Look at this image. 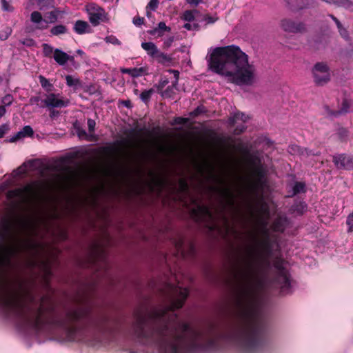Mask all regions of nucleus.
Segmentation results:
<instances>
[{
  "label": "nucleus",
  "instance_id": "nucleus-23",
  "mask_svg": "<svg viewBox=\"0 0 353 353\" xmlns=\"http://www.w3.org/2000/svg\"><path fill=\"white\" fill-rule=\"evenodd\" d=\"M170 28L167 27L165 23L163 21L159 23L158 27L154 28L152 30H150L148 32L151 35L158 34L159 36H161L163 34V31H170Z\"/></svg>",
  "mask_w": 353,
  "mask_h": 353
},
{
  "label": "nucleus",
  "instance_id": "nucleus-22",
  "mask_svg": "<svg viewBox=\"0 0 353 353\" xmlns=\"http://www.w3.org/2000/svg\"><path fill=\"white\" fill-rule=\"evenodd\" d=\"M68 32V28L62 24L56 25L50 30V32L52 36H59L61 34H66Z\"/></svg>",
  "mask_w": 353,
  "mask_h": 353
},
{
  "label": "nucleus",
  "instance_id": "nucleus-62",
  "mask_svg": "<svg viewBox=\"0 0 353 353\" xmlns=\"http://www.w3.org/2000/svg\"><path fill=\"white\" fill-rule=\"evenodd\" d=\"M6 110L3 105H0V119L6 114Z\"/></svg>",
  "mask_w": 353,
  "mask_h": 353
},
{
  "label": "nucleus",
  "instance_id": "nucleus-7",
  "mask_svg": "<svg viewBox=\"0 0 353 353\" xmlns=\"http://www.w3.org/2000/svg\"><path fill=\"white\" fill-rule=\"evenodd\" d=\"M169 288L174 294L169 295V299L172 302L171 306L176 309L181 308L189 295L188 290L179 286L174 287L172 285H169Z\"/></svg>",
  "mask_w": 353,
  "mask_h": 353
},
{
  "label": "nucleus",
  "instance_id": "nucleus-43",
  "mask_svg": "<svg viewBox=\"0 0 353 353\" xmlns=\"http://www.w3.org/2000/svg\"><path fill=\"white\" fill-rule=\"evenodd\" d=\"M340 35L345 40H349V34L346 28H345L341 24V26L337 27Z\"/></svg>",
  "mask_w": 353,
  "mask_h": 353
},
{
  "label": "nucleus",
  "instance_id": "nucleus-45",
  "mask_svg": "<svg viewBox=\"0 0 353 353\" xmlns=\"http://www.w3.org/2000/svg\"><path fill=\"white\" fill-rule=\"evenodd\" d=\"M42 101H43V99H41V98L40 97H39V96L32 97L30 99V103L31 104L36 103L39 107H40L41 105L43 104Z\"/></svg>",
  "mask_w": 353,
  "mask_h": 353
},
{
  "label": "nucleus",
  "instance_id": "nucleus-39",
  "mask_svg": "<svg viewBox=\"0 0 353 353\" xmlns=\"http://www.w3.org/2000/svg\"><path fill=\"white\" fill-rule=\"evenodd\" d=\"M174 89L172 86H168L165 90H162L160 94L163 98H170L174 94Z\"/></svg>",
  "mask_w": 353,
  "mask_h": 353
},
{
  "label": "nucleus",
  "instance_id": "nucleus-17",
  "mask_svg": "<svg viewBox=\"0 0 353 353\" xmlns=\"http://www.w3.org/2000/svg\"><path fill=\"white\" fill-rule=\"evenodd\" d=\"M249 119V117L243 112H237L234 114L233 117L229 118L228 123L230 126H234L239 121L245 123Z\"/></svg>",
  "mask_w": 353,
  "mask_h": 353
},
{
  "label": "nucleus",
  "instance_id": "nucleus-26",
  "mask_svg": "<svg viewBox=\"0 0 353 353\" xmlns=\"http://www.w3.org/2000/svg\"><path fill=\"white\" fill-rule=\"evenodd\" d=\"M66 84L69 87H72L74 89H77L81 86V81L79 79L74 78L71 75H67L65 77Z\"/></svg>",
  "mask_w": 353,
  "mask_h": 353
},
{
  "label": "nucleus",
  "instance_id": "nucleus-31",
  "mask_svg": "<svg viewBox=\"0 0 353 353\" xmlns=\"http://www.w3.org/2000/svg\"><path fill=\"white\" fill-rule=\"evenodd\" d=\"M294 211L299 214H303L307 209V204L303 201H299L292 206Z\"/></svg>",
  "mask_w": 353,
  "mask_h": 353
},
{
  "label": "nucleus",
  "instance_id": "nucleus-11",
  "mask_svg": "<svg viewBox=\"0 0 353 353\" xmlns=\"http://www.w3.org/2000/svg\"><path fill=\"white\" fill-rule=\"evenodd\" d=\"M286 3L292 10H299L312 6L314 0H286Z\"/></svg>",
  "mask_w": 353,
  "mask_h": 353
},
{
  "label": "nucleus",
  "instance_id": "nucleus-16",
  "mask_svg": "<svg viewBox=\"0 0 353 353\" xmlns=\"http://www.w3.org/2000/svg\"><path fill=\"white\" fill-rule=\"evenodd\" d=\"M74 31L79 34L91 32V28L88 22L82 20H77L74 25Z\"/></svg>",
  "mask_w": 353,
  "mask_h": 353
},
{
  "label": "nucleus",
  "instance_id": "nucleus-35",
  "mask_svg": "<svg viewBox=\"0 0 353 353\" xmlns=\"http://www.w3.org/2000/svg\"><path fill=\"white\" fill-rule=\"evenodd\" d=\"M57 14L58 11H51L46 13V17L47 18L46 19L48 20V23H53L57 21Z\"/></svg>",
  "mask_w": 353,
  "mask_h": 353
},
{
  "label": "nucleus",
  "instance_id": "nucleus-54",
  "mask_svg": "<svg viewBox=\"0 0 353 353\" xmlns=\"http://www.w3.org/2000/svg\"><path fill=\"white\" fill-rule=\"evenodd\" d=\"M137 73L139 74V77L148 74V68L146 67L136 68Z\"/></svg>",
  "mask_w": 353,
  "mask_h": 353
},
{
  "label": "nucleus",
  "instance_id": "nucleus-15",
  "mask_svg": "<svg viewBox=\"0 0 353 353\" xmlns=\"http://www.w3.org/2000/svg\"><path fill=\"white\" fill-rule=\"evenodd\" d=\"M34 134V131L31 126L26 125L22 130L19 131L15 135L10 139V142H16L25 137H32Z\"/></svg>",
  "mask_w": 353,
  "mask_h": 353
},
{
  "label": "nucleus",
  "instance_id": "nucleus-57",
  "mask_svg": "<svg viewBox=\"0 0 353 353\" xmlns=\"http://www.w3.org/2000/svg\"><path fill=\"white\" fill-rule=\"evenodd\" d=\"M173 41H174V37H169L168 39H167L164 41L163 44H164L165 47L168 48L171 46Z\"/></svg>",
  "mask_w": 353,
  "mask_h": 353
},
{
  "label": "nucleus",
  "instance_id": "nucleus-32",
  "mask_svg": "<svg viewBox=\"0 0 353 353\" xmlns=\"http://www.w3.org/2000/svg\"><path fill=\"white\" fill-rule=\"evenodd\" d=\"M272 228L276 232H283L285 230V225L283 221L281 219L274 220L272 223Z\"/></svg>",
  "mask_w": 353,
  "mask_h": 353
},
{
  "label": "nucleus",
  "instance_id": "nucleus-64",
  "mask_svg": "<svg viewBox=\"0 0 353 353\" xmlns=\"http://www.w3.org/2000/svg\"><path fill=\"white\" fill-rule=\"evenodd\" d=\"M78 135L79 137H83L86 136V132L84 130H78Z\"/></svg>",
  "mask_w": 353,
  "mask_h": 353
},
{
  "label": "nucleus",
  "instance_id": "nucleus-34",
  "mask_svg": "<svg viewBox=\"0 0 353 353\" xmlns=\"http://www.w3.org/2000/svg\"><path fill=\"white\" fill-rule=\"evenodd\" d=\"M12 30L10 27H6L0 31V40L6 41L11 35Z\"/></svg>",
  "mask_w": 353,
  "mask_h": 353
},
{
  "label": "nucleus",
  "instance_id": "nucleus-10",
  "mask_svg": "<svg viewBox=\"0 0 353 353\" xmlns=\"http://www.w3.org/2000/svg\"><path fill=\"white\" fill-rule=\"evenodd\" d=\"M332 162L339 170H351L352 168V157L345 153L333 155Z\"/></svg>",
  "mask_w": 353,
  "mask_h": 353
},
{
  "label": "nucleus",
  "instance_id": "nucleus-47",
  "mask_svg": "<svg viewBox=\"0 0 353 353\" xmlns=\"http://www.w3.org/2000/svg\"><path fill=\"white\" fill-rule=\"evenodd\" d=\"M158 5H159L158 0H150V1L148 3V4L147 6V8L154 11L157 8Z\"/></svg>",
  "mask_w": 353,
  "mask_h": 353
},
{
  "label": "nucleus",
  "instance_id": "nucleus-52",
  "mask_svg": "<svg viewBox=\"0 0 353 353\" xmlns=\"http://www.w3.org/2000/svg\"><path fill=\"white\" fill-rule=\"evenodd\" d=\"M144 18L141 17H135L133 19V23L137 26H140L143 24Z\"/></svg>",
  "mask_w": 353,
  "mask_h": 353
},
{
  "label": "nucleus",
  "instance_id": "nucleus-20",
  "mask_svg": "<svg viewBox=\"0 0 353 353\" xmlns=\"http://www.w3.org/2000/svg\"><path fill=\"white\" fill-rule=\"evenodd\" d=\"M328 4H333L337 7H343L345 8H350L352 6L353 3L350 0H321Z\"/></svg>",
  "mask_w": 353,
  "mask_h": 353
},
{
  "label": "nucleus",
  "instance_id": "nucleus-29",
  "mask_svg": "<svg viewBox=\"0 0 353 353\" xmlns=\"http://www.w3.org/2000/svg\"><path fill=\"white\" fill-rule=\"evenodd\" d=\"M336 135L341 141H345L348 137L349 132L346 128L339 127L337 129Z\"/></svg>",
  "mask_w": 353,
  "mask_h": 353
},
{
  "label": "nucleus",
  "instance_id": "nucleus-28",
  "mask_svg": "<svg viewBox=\"0 0 353 353\" xmlns=\"http://www.w3.org/2000/svg\"><path fill=\"white\" fill-rule=\"evenodd\" d=\"M39 83L43 88H44L47 92L52 91L53 88V85L50 83L48 79H47L46 77H44L42 75H40L39 77Z\"/></svg>",
  "mask_w": 353,
  "mask_h": 353
},
{
  "label": "nucleus",
  "instance_id": "nucleus-51",
  "mask_svg": "<svg viewBox=\"0 0 353 353\" xmlns=\"http://www.w3.org/2000/svg\"><path fill=\"white\" fill-rule=\"evenodd\" d=\"M87 123H88V127L89 132H93L94 131V128H95V125H96L95 121L92 119H88Z\"/></svg>",
  "mask_w": 353,
  "mask_h": 353
},
{
  "label": "nucleus",
  "instance_id": "nucleus-13",
  "mask_svg": "<svg viewBox=\"0 0 353 353\" xmlns=\"http://www.w3.org/2000/svg\"><path fill=\"white\" fill-rule=\"evenodd\" d=\"M325 111L330 117H339L341 115L345 114L349 112L350 104L348 101L345 99L343 101L341 107L338 110H332L328 106L325 107Z\"/></svg>",
  "mask_w": 353,
  "mask_h": 353
},
{
  "label": "nucleus",
  "instance_id": "nucleus-58",
  "mask_svg": "<svg viewBox=\"0 0 353 353\" xmlns=\"http://www.w3.org/2000/svg\"><path fill=\"white\" fill-rule=\"evenodd\" d=\"M50 110V117L53 119L59 116V112L55 110L54 109L49 110Z\"/></svg>",
  "mask_w": 353,
  "mask_h": 353
},
{
  "label": "nucleus",
  "instance_id": "nucleus-37",
  "mask_svg": "<svg viewBox=\"0 0 353 353\" xmlns=\"http://www.w3.org/2000/svg\"><path fill=\"white\" fill-rule=\"evenodd\" d=\"M168 79H161L157 84L154 85L152 88L156 90V92H161L163 90V88L168 83Z\"/></svg>",
  "mask_w": 353,
  "mask_h": 353
},
{
  "label": "nucleus",
  "instance_id": "nucleus-5",
  "mask_svg": "<svg viewBox=\"0 0 353 353\" xmlns=\"http://www.w3.org/2000/svg\"><path fill=\"white\" fill-rule=\"evenodd\" d=\"M314 83L323 86L330 81V68L324 62H317L312 69Z\"/></svg>",
  "mask_w": 353,
  "mask_h": 353
},
{
  "label": "nucleus",
  "instance_id": "nucleus-50",
  "mask_svg": "<svg viewBox=\"0 0 353 353\" xmlns=\"http://www.w3.org/2000/svg\"><path fill=\"white\" fill-rule=\"evenodd\" d=\"M304 149L305 150V151L304 152V155L303 156H305V157L319 156L321 154V152H319V151H314V150H309L307 148H304Z\"/></svg>",
  "mask_w": 353,
  "mask_h": 353
},
{
  "label": "nucleus",
  "instance_id": "nucleus-4",
  "mask_svg": "<svg viewBox=\"0 0 353 353\" xmlns=\"http://www.w3.org/2000/svg\"><path fill=\"white\" fill-rule=\"evenodd\" d=\"M277 274L274 279L275 286L280 290L282 296L290 294L292 292V280L288 270L280 265L276 266Z\"/></svg>",
  "mask_w": 353,
  "mask_h": 353
},
{
  "label": "nucleus",
  "instance_id": "nucleus-63",
  "mask_svg": "<svg viewBox=\"0 0 353 353\" xmlns=\"http://www.w3.org/2000/svg\"><path fill=\"white\" fill-rule=\"evenodd\" d=\"M122 103L125 106L126 108H130L132 107L131 102L129 100L123 101Z\"/></svg>",
  "mask_w": 353,
  "mask_h": 353
},
{
  "label": "nucleus",
  "instance_id": "nucleus-9",
  "mask_svg": "<svg viewBox=\"0 0 353 353\" xmlns=\"http://www.w3.org/2000/svg\"><path fill=\"white\" fill-rule=\"evenodd\" d=\"M280 25L283 31L290 33H304L307 31L306 26L304 23L295 21L291 19H282Z\"/></svg>",
  "mask_w": 353,
  "mask_h": 353
},
{
  "label": "nucleus",
  "instance_id": "nucleus-40",
  "mask_svg": "<svg viewBox=\"0 0 353 353\" xmlns=\"http://www.w3.org/2000/svg\"><path fill=\"white\" fill-rule=\"evenodd\" d=\"M13 101V97L11 94L5 95L1 99V105H3L4 108L6 106H10Z\"/></svg>",
  "mask_w": 353,
  "mask_h": 353
},
{
  "label": "nucleus",
  "instance_id": "nucleus-19",
  "mask_svg": "<svg viewBox=\"0 0 353 353\" xmlns=\"http://www.w3.org/2000/svg\"><path fill=\"white\" fill-rule=\"evenodd\" d=\"M306 184L301 181H295L293 186L292 193L288 195V197H293L298 194L306 192Z\"/></svg>",
  "mask_w": 353,
  "mask_h": 353
},
{
  "label": "nucleus",
  "instance_id": "nucleus-8",
  "mask_svg": "<svg viewBox=\"0 0 353 353\" xmlns=\"http://www.w3.org/2000/svg\"><path fill=\"white\" fill-rule=\"evenodd\" d=\"M86 10L89 15V20L94 26H98L100 21H103L105 17V10L95 3L87 5Z\"/></svg>",
  "mask_w": 353,
  "mask_h": 353
},
{
  "label": "nucleus",
  "instance_id": "nucleus-46",
  "mask_svg": "<svg viewBox=\"0 0 353 353\" xmlns=\"http://www.w3.org/2000/svg\"><path fill=\"white\" fill-rule=\"evenodd\" d=\"M183 28L188 30H199V23L190 24L189 23H187L183 25Z\"/></svg>",
  "mask_w": 353,
  "mask_h": 353
},
{
  "label": "nucleus",
  "instance_id": "nucleus-12",
  "mask_svg": "<svg viewBox=\"0 0 353 353\" xmlns=\"http://www.w3.org/2000/svg\"><path fill=\"white\" fill-rule=\"evenodd\" d=\"M31 21L36 24V28L39 30H46L48 28V21L43 19L41 14L38 11H34L30 14Z\"/></svg>",
  "mask_w": 353,
  "mask_h": 353
},
{
  "label": "nucleus",
  "instance_id": "nucleus-1",
  "mask_svg": "<svg viewBox=\"0 0 353 353\" xmlns=\"http://www.w3.org/2000/svg\"><path fill=\"white\" fill-rule=\"evenodd\" d=\"M253 270L252 262L244 261L243 281L235 290L238 323L221 330L212 322L196 327L187 322L170 324L157 316L138 314L134 325L136 336L159 353H210L218 350L222 343L235 344L241 353H261L269 342L270 328L252 281Z\"/></svg>",
  "mask_w": 353,
  "mask_h": 353
},
{
  "label": "nucleus",
  "instance_id": "nucleus-59",
  "mask_svg": "<svg viewBox=\"0 0 353 353\" xmlns=\"http://www.w3.org/2000/svg\"><path fill=\"white\" fill-rule=\"evenodd\" d=\"M169 72L174 74V78L176 79V83H178L179 72L175 70H169Z\"/></svg>",
  "mask_w": 353,
  "mask_h": 353
},
{
  "label": "nucleus",
  "instance_id": "nucleus-36",
  "mask_svg": "<svg viewBox=\"0 0 353 353\" xmlns=\"http://www.w3.org/2000/svg\"><path fill=\"white\" fill-rule=\"evenodd\" d=\"M121 72L123 74H128L133 78L139 77V74L137 73L136 68H121Z\"/></svg>",
  "mask_w": 353,
  "mask_h": 353
},
{
  "label": "nucleus",
  "instance_id": "nucleus-42",
  "mask_svg": "<svg viewBox=\"0 0 353 353\" xmlns=\"http://www.w3.org/2000/svg\"><path fill=\"white\" fill-rule=\"evenodd\" d=\"M105 41L107 43H110L114 45L120 46L121 44V41L114 36L110 35L105 37Z\"/></svg>",
  "mask_w": 353,
  "mask_h": 353
},
{
  "label": "nucleus",
  "instance_id": "nucleus-44",
  "mask_svg": "<svg viewBox=\"0 0 353 353\" xmlns=\"http://www.w3.org/2000/svg\"><path fill=\"white\" fill-rule=\"evenodd\" d=\"M234 127H235L234 130V132L235 134H240L241 133H242L243 132H244V130L246 129V126L245 125V123H238L236 124Z\"/></svg>",
  "mask_w": 353,
  "mask_h": 353
},
{
  "label": "nucleus",
  "instance_id": "nucleus-41",
  "mask_svg": "<svg viewBox=\"0 0 353 353\" xmlns=\"http://www.w3.org/2000/svg\"><path fill=\"white\" fill-rule=\"evenodd\" d=\"M206 108L203 105H199L192 113H191V115L194 116V117H197L201 114H203V113H205L206 112Z\"/></svg>",
  "mask_w": 353,
  "mask_h": 353
},
{
  "label": "nucleus",
  "instance_id": "nucleus-27",
  "mask_svg": "<svg viewBox=\"0 0 353 353\" xmlns=\"http://www.w3.org/2000/svg\"><path fill=\"white\" fill-rule=\"evenodd\" d=\"M37 3L41 10L54 7V1L52 0H37Z\"/></svg>",
  "mask_w": 353,
  "mask_h": 353
},
{
  "label": "nucleus",
  "instance_id": "nucleus-53",
  "mask_svg": "<svg viewBox=\"0 0 353 353\" xmlns=\"http://www.w3.org/2000/svg\"><path fill=\"white\" fill-rule=\"evenodd\" d=\"M24 190L30 196H32V195H33L35 193V190H34V188L30 184L27 185L24 188Z\"/></svg>",
  "mask_w": 353,
  "mask_h": 353
},
{
  "label": "nucleus",
  "instance_id": "nucleus-2",
  "mask_svg": "<svg viewBox=\"0 0 353 353\" xmlns=\"http://www.w3.org/2000/svg\"><path fill=\"white\" fill-rule=\"evenodd\" d=\"M208 63L212 71L224 76L237 85L249 86L255 82V66L249 63L248 56L238 46L216 48Z\"/></svg>",
  "mask_w": 353,
  "mask_h": 353
},
{
  "label": "nucleus",
  "instance_id": "nucleus-24",
  "mask_svg": "<svg viewBox=\"0 0 353 353\" xmlns=\"http://www.w3.org/2000/svg\"><path fill=\"white\" fill-rule=\"evenodd\" d=\"M156 92L154 88H151L149 90H143L140 94L141 100L145 103L148 104L151 99L152 95Z\"/></svg>",
  "mask_w": 353,
  "mask_h": 353
},
{
  "label": "nucleus",
  "instance_id": "nucleus-61",
  "mask_svg": "<svg viewBox=\"0 0 353 353\" xmlns=\"http://www.w3.org/2000/svg\"><path fill=\"white\" fill-rule=\"evenodd\" d=\"M187 2L189 4L197 6L200 3H201V0H187Z\"/></svg>",
  "mask_w": 353,
  "mask_h": 353
},
{
  "label": "nucleus",
  "instance_id": "nucleus-38",
  "mask_svg": "<svg viewBox=\"0 0 353 353\" xmlns=\"http://www.w3.org/2000/svg\"><path fill=\"white\" fill-rule=\"evenodd\" d=\"M199 21H205L206 24H211L214 23L218 19L211 17L208 14H201V16H199Z\"/></svg>",
  "mask_w": 353,
  "mask_h": 353
},
{
  "label": "nucleus",
  "instance_id": "nucleus-6",
  "mask_svg": "<svg viewBox=\"0 0 353 353\" xmlns=\"http://www.w3.org/2000/svg\"><path fill=\"white\" fill-rule=\"evenodd\" d=\"M46 98L42 101L43 104L40 108H47L48 110L54 108H66L70 104V101L63 97L59 98V94L49 93L45 94Z\"/></svg>",
  "mask_w": 353,
  "mask_h": 353
},
{
  "label": "nucleus",
  "instance_id": "nucleus-3",
  "mask_svg": "<svg viewBox=\"0 0 353 353\" xmlns=\"http://www.w3.org/2000/svg\"><path fill=\"white\" fill-rule=\"evenodd\" d=\"M83 319H85L94 327L101 331L106 330L111 321L110 317L105 314H99L92 316L89 308H81L67 310L64 314L56 316L53 319V323L72 338L79 332V328L72 323Z\"/></svg>",
  "mask_w": 353,
  "mask_h": 353
},
{
  "label": "nucleus",
  "instance_id": "nucleus-56",
  "mask_svg": "<svg viewBox=\"0 0 353 353\" xmlns=\"http://www.w3.org/2000/svg\"><path fill=\"white\" fill-rule=\"evenodd\" d=\"M187 121V119L183 117H176L174 120L175 124L182 125Z\"/></svg>",
  "mask_w": 353,
  "mask_h": 353
},
{
  "label": "nucleus",
  "instance_id": "nucleus-30",
  "mask_svg": "<svg viewBox=\"0 0 353 353\" xmlns=\"http://www.w3.org/2000/svg\"><path fill=\"white\" fill-rule=\"evenodd\" d=\"M305 151L303 148H301L297 145H292L288 147V152L291 154H299V155H304V152Z\"/></svg>",
  "mask_w": 353,
  "mask_h": 353
},
{
  "label": "nucleus",
  "instance_id": "nucleus-60",
  "mask_svg": "<svg viewBox=\"0 0 353 353\" xmlns=\"http://www.w3.org/2000/svg\"><path fill=\"white\" fill-rule=\"evenodd\" d=\"M346 223L350 226V229L351 230L353 227V218L352 216H348L346 220Z\"/></svg>",
  "mask_w": 353,
  "mask_h": 353
},
{
  "label": "nucleus",
  "instance_id": "nucleus-33",
  "mask_svg": "<svg viewBox=\"0 0 353 353\" xmlns=\"http://www.w3.org/2000/svg\"><path fill=\"white\" fill-rule=\"evenodd\" d=\"M43 55L46 57H50L52 54L54 53L53 47L48 43H43L42 45Z\"/></svg>",
  "mask_w": 353,
  "mask_h": 353
},
{
  "label": "nucleus",
  "instance_id": "nucleus-55",
  "mask_svg": "<svg viewBox=\"0 0 353 353\" xmlns=\"http://www.w3.org/2000/svg\"><path fill=\"white\" fill-rule=\"evenodd\" d=\"M2 3V8L5 11H12L13 9L10 7L6 0L1 1Z\"/></svg>",
  "mask_w": 353,
  "mask_h": 353
},
{
  "label": "nucleus",
  "instance_id": "nucleus-14",
  "mask_svg": "<svg viewBox=\"0 0 353 353\" xmlns=\"http://www.w3.org/2000/svg\"><path fill=\"white\" fill-rule=\"evenodd\" d=\"M54 59L60 65H65L68 61H74V57L70 56L59 48L54 50Z\"/></svg>",
  "mask_w": 353,
  "mask_h": 353
},
{
  "label": "nucleus",
  "instance_id": "nucleus-49",
  "mask_svg": "<svg viewBox=\"0 0 353 353\" xmlns=\"http://www.w3.org/2000/svg\"><path fill=\"white\" fill-rule=\"evenodd\" d=\"M20 42L23 45L28 46V47H32L35 45V41L32 39H26L22 41H20Z\"/></svg>",
  "mask_w": 353,
  "mask_h": 353
},
{
  "label": "nucleus",
  "instance_id": "nucleus-21",
  "mask_svg": "<svg viewBox=\"0 0 353 353\" xmlns=\"http://www.w3.org/2000/svg\"><path fill=\"white\" fill-rule=\"evenodd\" d=\"M199 16H201V14L198 10H185L183 14V19L191 22L195 18L199 19Z\"/></svg>",
  "mask_w": 353,
  "mask_h": 353
},
{
  "label": "nucleus",
  "instance_id": "nucleus-25",
  "mask_svg": "<svg viewBox=\"0 0 353 353\" xmlns=\"http://www.w3.org/2000/svg\"><path fill=\"white\" fill-rule=\"evenodd\" d=\"M154 59L157 61L159 63L162 65H165L171 62L172 59L167 55L166 54L159 50Z\"/></svg>",
  "mask_w": 353,
  "mask_h": 353
},
{
  "label": "nucleus",
  "instance_id": "nucleus-18",
  "mask_svg": "<svg viewBox=\"0 0 353 353\" xmlns=\"http://www.w3.org/2000/svg\"><path fill=\"white\" fill-rule=\"evenodd\" d=\"M141 47L153 59H154L159 50L153 42H143L141 43Z\"/></svg>",
  "mask_w": 353,
  "mask_h": 353
},
{
  "label": "nucleus",
  "instance_id": "nucleus-48",
  "mask_svg": "<svg viewBox=\"0 0 353 353\" xmlns=\"http://www.w3.org/2000/svg\"><path fill=\"white\" fill-rule=\"evenodd\" d=\"M9 130V125L7 123L2 124L0 126V138H2L4 137V135L8 132Z\"/></svg>",
  "mask_w": 353,
  "mask_h": 353
}]
</instances>
